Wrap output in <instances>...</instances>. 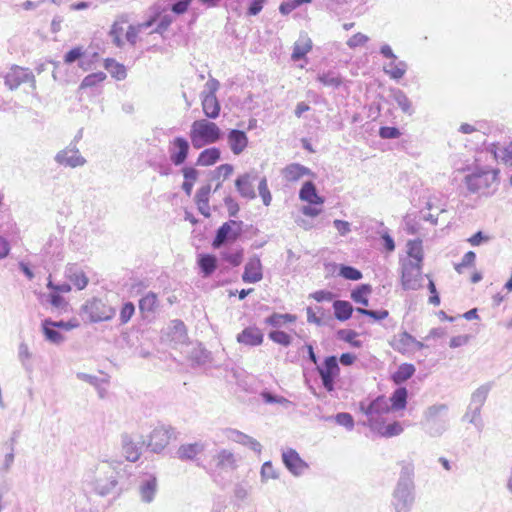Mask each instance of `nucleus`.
Returning a JSON list of instances; mask_svg holds the SVG:
<instances>
[{"label":"nucleus","mask_w":512,"mask_h":512,"mask_svg":"<svg viewBox=\"0 0 512 512\" xmlns=\"http://www.w3.org/2000/svg\"><path fill=\"white\" fill-rule=\"evenodd\" d=\"M69 280L78 290H83L89 283V279L83 271H75L69 275Z\"/></svg>","instance_id":"49530a36"},{"label":"nucleus","mask_w":512,"mask_h":512,"mask_svg":"<svg viewBox=\"0 0 512 512\" xmlns=\"http://www.w3.org/2000/svg\"><path fill=\"white\" fill-rule=\"evenodd\" d=\"M85 55V50L81 46H77L69 50L64 56V62L66 64H72L73 62L81 59Z\"/></svg>","instance_id":"3c124183"},{"label":"nucleus","mask_w":512,"mask_h":512,"mask_svg":"<svg viewBox=\"0 0 512 512\" xmlns=\"http://www.w3.org/2000/svg\"><path fill=\"white\" fill-rule=\"evenodd\" d=\"M33 79L32 72L19 66L12 67L5 76V84L12 90Z\"/></svg>","instance_id":"2eb2a0df"},{"label":"nucleus","mask_w":512,"mask_h":512,"mask_svg":"<svg viewBox=\"0 0 512 512\" xmlns=\"http://www.w3.org/2000/svg\"><path fill=\"white\" fill-rule=\"evenodd\" d=\"M357 333L353 330H348L344 332L343 340L350 343L353 347H361L362 343L361 341L356 339Z\"/></svg>","instance_id":"0e129e2a"},{"label":"nucleus","mask_w":512,"mask_h":512,"mask_svg":"<svg viewBox=\"0 0 512 512\" xmlns=\"http://www.w3.org/2000/svg\"><path fill=\"white\" fill-rule=\"evenodd\" d=\"M107 75L104 72H95L85 76L78 87L80 97H96L102 93V85Z\"/></svg>","instance_id":"0eeeda50"},{"label":"nucleus","mask_w":512,"mask_h":512,"mask_svg":"<svg viewBox=\"0 0 512 512\" xmlns=\"http://www.w3.org/2000/svg\"><path fill=\"white\" fill-rule=\"evenodd\" d=\"M336 422L348 429H352L354 426L353 417L349 413H339L335 417Z\"/></svg>","instance_id":"680f3d73"},{"label":"nucleus","mask_w":512,"mask_h":512,"mask_svg":"<svg viewBox=\"0 0 512 512\" xmlns=\"http://www.w3.org/2000/svg\"><path fill=\"white\" fill-rule=\"evenodd\" d=\"M221 257L224 261L232 265L233 267L239 266L244 258V251L242 248L234 251H225L221 253Z\"/></svg>","instance_id":"79ce46f5"},{"label":"nucleus","mask_w":512,"mask_h":512,"mask_svg":"<svg viewBox=\"0 0 512 512\" xmlns=\"http://www.w3.org/2000/svg\"><path fill=\"white\" fill-rule=\"evenodd\" d=\"M357 312L362 315L373 318L374 320H377V321L384 320L389 316V311L385 310V309L374 311V310H368L365 308H357Z\"/></svg>","instance_id":"8fccbe9b"},{"label":"nucleus","mask_w":512,"mask_h":512,"mask_svg":"<svg viewBox=\"0 0 512 512\" xmlns=\"http://www.w3.org/2000/svg\"><path fill=\"white\" fill-rule=\"evenodd\" d=\"M390 345L395 351H398L401 354H408L414 350H420L424 347L422 342L417 341L406 331L395 336Z\"/></svg>","instance_id":"9b49d317"},{"label":"nucleus","mask_w":512,"mask_h":512,"mask_svg":"<svg viewBox=\"0 0 512 512\" xmlns=\"http://www.w3.org/2000/svg\"><path fill=\"white\" fill-rule=\"evenodd\" d=\"M311 298L317 302L331 301L333 299V294L330 291L319 290L312 293Z\"/></svg>","instance_id":"69168bd1"},{"label":"nucleus","mask_w":512,"mask_h":512,"mask_svg":"<svg viewBox=\"0 0 512 512\" xmlns=\"http://www.w3.org/2000/svg\"><path fill=\"white\" fill-rule=\"evenodd\" d=\"M156 487H157L156 478H151L145 484H143L141 487V490H140L142 499L146 502L152 501V499L155 495V492H156Z\"/></svg>","instance_id":"c03bdc74"},{"label":"nucleus","mask_w":512,"mask_h":512,"mask_svg":"<svg viewBox=\"0 0 512 512\" xmlns=\"http://www.w3.org/2000/svg\"><path fill=\"white\" fill-rule=\"evenodd\" d=\"M372 292L369 284H362L351 292V298L354 302L367 307L369 305L368 297Z\"/></svg>","instance_id":"f704fd0d"},{"label":"nucleus","mask_w":512,"mask_h":512,"mask_svg":"<svg viewBox=\"0 0 512 512\" xmlns=\"http://www.w3.org/2000/svg\"><path fill=\"white\" fill-rule=\"evenodd\" d=\"M464 182L469 192L479 195H489L497 189L499 170L493 168H477L468 174Z\"/></svg>","instance_id":"f03ea898"},{"label":"nucleus","mask_w":512,"mask_h":512,"mask_svg":"<svg viewBox=\"0 0 512 512\" xmlns=\"http://www.w3.org/2000/svg\"><path fill=\"white\" fill-rule=\"evenodd\" d=\"M241 222L230 220L225 222L217 230L216 236L212 242V247L217 249L226 241H235L241 234Z\"/></svg>","instance_id":"1a4fd4ad"},{"label":"nucleus","mask_w":512,"mask_h":512,"mask_svg":"<svg viewBox=\"0 0 512 512\" xmlns=\"http://www.w3.org/2000/svg\"><path fill=\"white\" fill-rule=\"evenodd\" d=\"M56 160L59 164L72 168L82 166L85 163V159L75 149L62 150L57 154Z\"/></svg>","instance_id":"aec40b11"},{"label":"nucleus","mask_w":512,"mask_h":512,"mask_svg":"<svg viewBox=\"0 0 512 512\" xmlns=\"http://www.w3.org/2000/svg\"><path fill=\"white\" fill-rule=\"evenodd\" d=\"M135 312V307L131 302L125 303L120 312V320L122 323H127Z\"/></svg>","instance_id":"bf43d9fd"},{"label":"nucleus","mask_w":512,"mask_h":512,"mask_svg":"<svg viewBox=\"0 0 512 512\" xmlns=\"http://www.w3.org/2000/svg\"><path fill=\"white\" fill-rule=\"evenodd\" d=\"M182 174L185 182L195 184L198 178V171L193 167H184Z\"/></svg>","instance_id":"e2e57ef3"},{"label":"nucleus","mask_w":512,"mask_h":512,"mask_svg":"<svg viewBox=\"0 0 512 512\" xmlns=\"http://www.w3.org/2000/svg\"><path fill=\"white\" fill-rule=\"evenodd\" d=\"M229 438L237 443L243 444V445H249L255 450H259L261 445L260 443L255 440L254 438L238 431L235 429H230L228 431Z\"/></svg>","instance_id":"e433bc0d"},{"label":"nucleus","mask_w":512,"mask_h":512,"mask_svg":"<svg viewBox=\"0 0 512 512\" xmlns=\"http://www.w3.org/2000/svg\"><path fill=\"white\" fill-rule=\"evenodd\" d=\"M406 64L402 61H397L396 58L391 60L390 63L384 68L386 74L393 79H400L406 73Z\"/></svg>","instance_id":"58836bf2"},{"label":"nucleus","mask_w":512,"mask_h":512,"mask_svg":"<svg viewBox=\"0 0 512 512\" xmlns=\"http://www.w3.org/2000/svg\"><path fill=\"white\" fill-rule=\"evenodd\" d=\"M221 136V129L215 122L198 119L191 124L189 137L196 149L218 142Z\"/></svg>","instance_id":"7ed1b4c3"},{"label":"nucleus","mask_w":512,"mask_h":512,"mask_svg":"<svg viewBox=\"0 0 512 512\" xmlns=\"http://www.w3.org/2000/svg\"><path fill=\"white\" fill-rule=\"evenodd\" d=\"M268 336H269L270 340H272L273 342L280 344L282 346H285V347L289 346L292 341L291 336L281 330L271 331Z\"/></svg>","instance_id":"de8ad7c7"},{"label":"nucleus","mask_w":512,"mask_h":512,"mask_svg":"<svg viewBox=\"0 0 512 512\" xmlns=\"http://www.w3.org/2000/svg\"><path fill=\"white\" fill-rule=\"evenodd\" d=\"M408 391L405 387L397 388L390 397V409L394 411L404 410L407 406Z\"/></svg>","instance_id":"c85d7f7f"},{"label":"nucleus","mask_w":512,"mask_h":512,"mask_svg":"<svg viewBox=\"0 0 512 512\" xmlns=\"http://www.w3.org/2000/svg\"><path fill=\"white\" fill-rule=\"evenodd\" d=\"M82 309L92 322L109 320L114 314V310L110 306L96 298L88 301Z\"/></svg>","instance_id":"6e6552de"},{"label":"nucleus","mask_w":512,"mask_h":512,"mask_svg":"<svg viewBox=\"0 0 512 512\" xmlns=\"http://www.w3.org/2000/svg\"><path fill=\"white\" fill-rule=\"evenodd\" d=\"M422 265L405 262L402 266L401 283L406 290H415L420 286Z\"/></svg>","instance_id":"9d476101"},{"label":"nucleus","mask_w":512,"mask_h":512,"mask_svg":"<svg viewBox=\"0 0 512 512\" xmlns=\"http://www.w3.org/2000/svg\"><path fill=\"white\" fill-rule=\"evenodd\" d=\"M122 451L126 460L130 462H136L141 456L140 448L128 436L123 439Z\"/></svg>","instance_id":"7c9ffc66"},{"label":"nucleus","mask_w":512,"mask_h":512,"mask_svg":"<svg viewBox=\"0 0 512 512\" xmlns=\"http://www.w3.org/2000/svg\"><path fill=\"white\" fill-rule=\"evenodd\" d=\"M53 325L54 321L50 319H45L42 322V331L46 340L55 344H59L64 340V337L60 332L55 330V327Z\"/></svg>","instance_id":"473e14b6"},{"label":"nucleus","mask_w":512,"mask_h":512,"mask_svg":"<svg viewBox=\"0 0 512 512\" xmlns=\"http://www.w3.org/2000/svg\"><path fill=\"white\" fill-rule=\"evenodd\" d=\"M172 435L173 432L171 428L157 426L149 435L148 447H150L154 452H160L170 443Z\"/></svg>","instance_id":"f8f14e48"},{"label":"nucleus","mask_w":512,"mask_h":512,"mask_svg":"<svg viewBox=\"0 0 512 512\" xmlns=\"http://www.w3.org/2000/svg\"><path fill=\"white\" fill-rule=\"evenodd\" d=\"M371 429L386 438L400 435L403 432V427L398 421H394L386 426L380 422H372Z\"/></svg>","instance_id":"4be33fe9"},{"label":"nucleus","mask_w":512,"mask_h":512,"mask_svg":"<svg viewBox=\"0 0 512 512\" xmlns=\"http://www.w3.org/2000/svg\"><path fill=\"white\" fill-rule=\"evenodd\" d=\"M396 101H397L398 106L401 108V110L404 113H407V114L412 113V103L405 94L399 93L396 96Z\"/></svg>","instance_id":"4d7b16f0"},{"label":"nucleus","mask_w":512,"mask_h":512,"mask_svg":"<svg viewBox=\"0 0 512 512\" xmlns=\"http://www.w3.org/2000/svg\"><path fill=\"white\" fill-rule=\"evenodd\" d=\"M158 299L157 295L153 292H149L139 301V309L141 312H153L157 306Z\"/></svg>","instance_id":"37998d69"},{"label":"nucleus","mask_w":512,"mask_h":512,"mask_svg":"<svg viewBox=\"0 0 512 512\" xmlns=\"http://www.w3.org/2000/svg\"><path fill=\"white\" fill-rule=\"evenodd\" d=\"M282 458L285 466L295 475L301 474L307 468V464L293 449L284 451Z\"/></svg>","instance_id":"a211bd4d"},{"label":"nucleus","mask_w":512,"mask_h":512,"mask_svg":"<svg viewBox=\"0 0 512 512\" xmlns=\"http://www.w3.org/2000/svg\"><path fill=\"white\" fill-rule=\"evenodd\" d=\"M298 7H299V2H296L295 0H291V1L283 2L280 5L279 10L282 14L287 15Z\"/></svg>","instance_id":"774afa93"},{"label":"nucleus","mask_w":512,"mask_h":512,"mask_svg":"<svg viewBox=\"0 0 512 512\" xmlns=\"http://www.w3.org/2000/svg\"><path fill=\"white\" fill-rule=\"evenodd\" d=\"M238 192L246 198H254L255 191L252 177L249 174L239 176L235 182Z\"/></svg>","instance_id":"bb28decb"},{"label":"nucleus","mask_w":512,"mask_h":512,"mask_svg":"<svg viewBox=\"0 0 512 512\" xmlns=\"http://www.w3.org/2000/svg\"><path fill=\"white\" fill-rule=\"evenodd\" d=\"M407 254L412 259V263H418L422 265L423 262V246L422 241L409 240L407 243Z\"/></svg>","instance_id":"72a5a7b5"},{"label":"nucleus","mask_w":512,"mask_h":512,"mask_svg":"<svg viewBox=\"0 0 512 512\" xmlns=\"http://www.w3.org/2000/svg\"><path fill=\"white\" fill-rule=\"evenodd\" d=\"M416 369L415 366L411 363H402L397 370L391 375V380L394 384L400 385L410 379Z\"/></svg>","instance_id":"a878e982"},{"label":"nucleus","mask_w":512,"mask_h":512,"mask_svg":"<svg viewBox=\"0 0 512 512\" xmlns=\"http://www.w3.org/2000/svg\"><path fill=\"white\" fill-rule=\"evenodd\" d=\"M323 387L328 391L334 390L335 380L340 375V367L335 356L326 357L323 363L317 367Z\"/></svg>","instance_id":"423d86ee"},{"label":"nucleus","mask_w":512,"mask_h":512,"mask_svg":"<svg viewBox=\"0 0 512 512\" xmlns=\"http://www.w3.org/2000/svg\"><path fill=\"white\" fill-rule=\"evenodd\" d=\"M401 135L396 127L384 126L379 129V136L383 139L398 138Z\"/></svg>","instance_id":"13d9d810"},{"label":"nucleus","mask_w":512,"mask_h":512,"mask_svg":"<svg viewBox=\"0 0 512 512\" xmlns=\"http://www.w3.org/2000/svg\"><path fill=\"white\" fill-rule=\"evenodd\" d=\"M233 166L230 164H222L216 168V177L218 179L226 180L233 173Z\"/></svg>","instance_id":"052dcab7"},{"label":"nucleus","mask_w":512,"mask_h":512,"mask_svg":"<svg viewBox=\"0 0 512 512\" xmlns=\"http://www.w3.org/2000/svg\"><path fill=\"white\" fill-rule=\"evenodd\" d=\"M50 303L55 308H62L66 305L65 299L54 290L50 294Z\"/></svg>","instance_id":"338daca9"},{"label":"nucleus","mask_w":512,"mask_h":512,"mask_svg":"<svg viewBox=\"0 0 512 512\" xmlns=\"http://www.w3.org/2000/svg\"><path fill=\"white\" fill-rule=\"evenodd\" d=\"M207 92L202 93L201 105L204 115L209 119H216L220 115L221 105L216 97V91L219 88V82L216 79H210L206 83Z\"/></svg>","instance_id":"39448f33"},{"label":"nucleus","mask_w":512,"mask_h":512,"mask_svg":"<svg viewBox=\"0 0 512 512\" xmlns=\"http://www.w3.org/2000/svg\"><path fill=\"white\" fill-rule=\"evenodd\" d=\"M299 199L308 205L302 207V213L308 217H317L323 211L324 198L317 193L316 187L313 182H305L300 191Z\"/></svg>","instance_id":"20e7f679"},{"label":"nucleus","mask_w":512,"mask_h":512,"mask_svg":"<svg viewBox=\"0 0 512 512\" xmlns=\"http://www.w3.org/2000/svg\"><path fill=\"white\" fill-rule=\"evenodd\" d=\"M361 410L368 417V424L370 428L372 422H378L377 416L387 414L391 411L390 406L383 395L375 398L367 407L361 406Z\"/></svg>","instance_id":"4468645a"},{"label":"nucleus","mask_w":512,"mask_h":512,"mask_svg":"<svg viewBox=\"0 0 512 512\" xmlns=\"http://www.w3.org/2000/svg\"><path fill=\"white\" fill-rule=\"evenodd\" d=\"M209 194L210 187H201L196 194V204L199 211L206 217L210 215L209 213Z\"/></svg>","instance_id":"c9c22d12"},{"label":"nucleus","mask_w":512,"mask_h":512,"mask_svg":"<svg viewBox=\"0 0 512 512\" xmlns=\"http://www.w3.org/2000/svg\"><path fill=\"white\" fill-rule=\"evenodd\" d=\"M259 195L262 198L263 203L268 206L272 201V196L268 188L266 178H262L258 185Z\"/></svg>","instance_id":"5fc2aeb1"},{"label":"nucleus","mask_w":512,"mask_h":512,"mask_svg":"<svg viewBox=\"0 0 512 512\" xmlns=\"http://www.w3.org/2000/svg\"><path fill=\"white\" fill-rule=\"evenodd\" d=\"M339 275L345 279L357 281L362 278V273L352 266L342 265L339 269Z\"/></svg>","instance_id":"09e8293b"},{"label":"nucleus","mask_w":512,"mask_h":512,"mask_svg":"<svg viewBox=\"0 0 512 512\" xmlns=\"http://www.w3.org/2000/svg\"><path fill=\"white\" fill-rule=\"evenodd\" d=\"M261 477L263 480L276 479L278 477L277 470L273 464L268 461L265 462L261 467Z\"/></svg>","instance_id":"6e6d98bb"},{"label":"nucleus","mask_w":512,"mask_h":512,"mask_svg":"<svg viewBox=\"0 0 512 512\" xmlns=\"http://www.w3.org/2000/svg\"><path fill=\"white\" fill-rule=\"evenodd\" d=\"M239 344L245 346H260L264 341V334L256 326H249L244 328L236 337Z\"/></svg>","instance_id":"dca6fc26"},{"label":"nucleus","mask_w":512,"mask_h":512,"mask_svg":"<svg viewBox=\"0 0 512 512\" xmlns=\"http://www.w3.org/2000/svg\"><path fill=\"white\" fill-rule=\"evenodd\" d=\"M172 2L171 11L177 15L186 13L192 3V0H170Z\"/></svg>","instance_id":"603ef678"},{"label":"nucleus","mask_w":512,"mask_h":512,"mask_svg":"<svg viewBox=\"0 0 512 512\" xmlns=\"http://www.w3.org/2000/svg\"><path fill=\"white\" fill-rule=\"evenodd\" d=\"M310 174L311 171L309 168L298 163H291L285 166L282 170V176L287 182H296Z\"/></svg>","instance_id":"412c9836"},{"label":"nucleus","mask_w":512,"mask_h":512,"mask_svg":"<svg viewBox=\"0 0 512 512\" xmlns=\"http://www.w3.org/2000/svg\"><path fill=\"white\" fill-rule=\"evenodd\" d=\"M297 320V316L293 314H279V313H273L268 318H266L265 322L268 325L279 327L286 323H294Z\"/></svg>","instance_id":"ea45409f"},{"label":"nucleus","mask_w":512,"mask_h":512,"mask_svg":"<svg viewBox=\"0 0 512 512\" xmlns=\"http://www.w3.org/2000/svg\"><path fill=\"white\" fill-rule=\"evenodd\" d=\"M155 21L156 19L153 17L146 22L131 24L129 16L121 14L111 25L109 35L112 38L113 44L118 48H122L126 43L135 46L140 33L151 27Z\"/></svg>","instance_id":"f257e3e1"},{"label":"nucleus","mask_w":512,"mask_h":512,"mask_svg":"<svg viewBox=\"0 0 512 512\" xmlns=\"http://www.w3.org/2000/svg\"><path fill=\"white\" fill-rule=\"evenodd\" d=\"M228 145L235 155L241 154L248 146V137L244 131L232 129L227 135Z\"/></svg>","instance_id":"6ab92c4d"},{"label":"nucleus","mask_w":512,"mask_h":512,"mask_svg":"<svg viewBox=\"0 0 512 512\" xmlns=\"http://www.w3.org/2000/svg\"><path fill=\"white\" fill-rule=\"evenodd\" d=\"M263 278V268L260 259L256 256L249 258L242 274L245 283H257Z\"/></svg>","instance_id":"f3484780"},{"label":"nucleus","mask_w":512,"mask_h":512,"mask_svg":"<svg viewBox=\"0 0 512 512\" xmlns=\"http://www.w3.org/2000/svg\"><path fill=\"white\" fill-rule=\"evenodd\" d=\"M221 151L217 147L206 148L197 157L196 165L202 167L212 166L219 161Z\"/></svg>","instance_id":"5701e85b"},{"label":"nucleus","mask_w":512,"mask_h":512,"mask_svg":"<svg viewBox=\"0 0 512 512\" xmlns=\"http://www.w3.org/2000/svg\"><path fill=\"white\" fill-rule=\"evenodd\" d=\"M216 467L220 470H234L237 468L235 455L228 450H221L215 456Z\"/></svg>","instance_id":"393cba45"},{"label":"nucleus","mask_w":512,"mask_h":512,"mask_svg":"<svg viewBox=\"0 0 512 512\" xmlns=\"http://www.w3.org/2000/svg\"><path fill=\"white\" fill-rule=\"evenodd\" d=\"M313 44L308 36H301L294 44L291 58L293 61H298L304 58L311 50Z\"/></svg>","instance_id":"b1692460"},{"label":"nucleus","mask_w":512,"mask_h":512,"mask_svg":"<svg viewBox=\"0 0 512 512\" xmlns=\"http://www.w3.org/2000/svg\"><path fill=\"white\" fill-rule=\"evenodd\" d=\"M334 315L340 321L348 320L353 312V307L348 301L337 300L333 303Z\"/></svg>","instance_id":"4c0bfd02"},{"label":"nucleus","mask_w":512,"mask_h":512,"mask_svg":"<svg viewBox=\"0 0 512 512\" xmlns=\"http://www.w3.org/2000/svg\"><path fill=\"white\" fill-rule=\"evenodd\" d=\"M317 80L324 86L333 88H339L343 84L341 76L331 71L318 75Z\"/></svg>","instance_id":"a19ab883"},{"label":"nucleus","mask_w":512,"mask_h":512,"mask_svg":"<svg viewBox=\"0 0 512 512\" xmlns=\"http://www.w3.org/2000/svg\"><path fill=\"white\" fill-rule=\"evenodd\" d=\"M475 260H476V254L473 251H468L463 256L461 262L458 264H455L454 268L459 274H461L464 272L465 268L473 267L475 264Z\"/></svg>","instance_id":"a18cd8bd"},{"label":"nucleus","mask_w":512,"mask_h":512,"mask_svg":"<svg viewBox=\"0 0 512 512\" xmlns=\"http://www.w3.org/2000/svg\"><path fill=\"white\" fill-rule=\"evenodd\" d=\"M103 66L118 81L124 80L127 76L125 66L113 58L104 59Z\"/></svg>","instance_id":"cd10ccee"},{"label":"nucleus","mask_w":512,"mask_h":512,"mask_svg":"<svg viewBox=\"0 0 512 512\" xmlns=\"http://www.w3.org/2000/svg\"><path fill=\"white\" fill-rule=\"evenodd\" d=\"M198 265L203 276H210L217 268V259L211 254H202L199 256Z\"/></svg>","instance_id":"2f4dec72"},{"label":"nucleus","mask_w":512,"mask_h":512,"mask_svg":"<svg viewBox=\"0 0 512 512\" xmlns=\"http://www.w3.org/2000/svg\"><path fill=\"white\" fill-rule=\"evenodd\" d=\"M202 450L203 446L199 443L184 444L178 448L177 455L181 460H194Z\"/></svg>","instance_id":"c756f323"},{"label":"nucleus","mask_w":512,"mask_h":512,"mask_svg":"<svg viewBox=\"0 0 512 512\" xmlns=\"http://www.w3.org/2000/svg\"><path fill=\"white\" fill-rule=\"evenodd\" d=\"M368 41H369V37L367 35L358 32V33H355L354 35H352L348 39L347 45H348V47L354 49L357 47L364 46Z\"/></svg>","instance_id":"864d4df0"},{"label":"nucleus","mask_w":512,"mask_h":512,"mask_svg":"<svg viewBox=\"0 0 512 512\" xmlns=\"http://www.w3.org/2000/svg\"><path fill=\"white\" fill-rule=\"evenodd\" d=\"M189 149V142L184 137H175L169 144L171 162L176 166L183 164L188 157Z\"/></svg>","instance_id":"ddd939ff"}]
</instances>
